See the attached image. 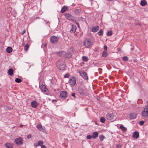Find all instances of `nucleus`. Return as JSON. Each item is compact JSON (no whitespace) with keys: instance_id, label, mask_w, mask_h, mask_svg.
Listing matches in <instances>:
<instances>
[{"instance_id":"9d476101","label":"nucleus","mask_w":148,"mask_h":148,"mask_svg":"<svg viewBox=\"0 0 148 148\" xmlns=\"http://www.w3.org/2000/svg\"><path fill=\"white\" fill-rule=\"evenodd\" d=\"M84 45L86 47L88 48L92 45L91 42L88 40H85L84 42Z\"/></svg>"},{"instance_id":"39448f33","label":"nucleus","mask_w":148,"mask_h":148,"mask_svg":"<svg viewBox=\"0 0 148 148\" xmlns=\"http://www.w3.org/2000/svg\"><path fill=\"white\" fill-rule=\"evenodd\" d=\"M40 87L41 90L42 92L46 95H48L49 94V90L43 84H42Z\"/></svg>"},{"instance_id":"09e8293b","label":"nucleus","mask_w":148,"mask_h":148,"mask_svg":"<svg viewBox=\"0 0 148 148\" xmlns=\"http://www.w3.org/2000/svg\"><path fill=\"white\" fill-rule=\"evenodd\" d=\"M37 144H34V146H35V145H37Z\"/></svg>"},{"instance_id":"423d86ee","label":"nucleus","mask_w":148,"mask_h":148,"mask_svg":"<svg viewBox=\"0 0 148 148\" xmlns=\"http://www.w3.org/2000/svg\"><path fill=\"white\" fill-rule=\"evenodd\" d=\"M14 143L18 145H22L23 144V139L21 137L17 138L15 139Z\"/></svg>"},{"instance_id":"37998d69","label":"nucleus","mask_w":148,"mask_h":148,"mask_svg":"<svg viewBox=\"0 0 148 148\" xmlns=\"http://www.w3.org/2000/svg\"><path fill=\"white\" fill-rule=\"evenodd\" d=\"M41 148H46V147L45 146L42 145L41 146Z\"/></svg>"},{"instance_id":"f03ea898","label":"nucleus","mask_w":148,"mask_h":148,"mask_svg":"<svg viewBox=\"0 0 148 148\" xmlns=\"http://www.w3.org/2000/svg\"><path fill=\"white\" fill-rule=\"evenodd\" d=\"M76 79L73 76L71 77L69 79V83L71 86H73L76 84Z\"/></svg>"},{"instance_id":"393cba45","label":"nucleus","mask_w":148,"mask_h":148,"mask_svg":"<svg viewBox=\"0 0 148 148\" xmlns=\"http://www.w3.org/2000/svg\"><path fill=\"white\" fill-rule=\"evenodd\" d=\"M108 55V53L106 51H104L102 54V56L104 58L106 57Z\"/></svg>"},{"instance_id":"7c9ffc66","label":"nucleus","mask_w":148,"mask_h":148,"mask_svg":"<svg viewBox=\"0 0 148 148\" xmlns=\"http://www.w3.org/2000/svg\"><path fill=\"white\" fill-rule=\"evenodd\" d=\"M104 138V136L103 135H100L99 136V138L101 141H102Z\"/></svg>"},{"instance_id":"412c9836","label":"nucleus","mask_w":148,"mask_h":148,"mask_svg":"<svg viewBox=\"0 0 148 148\" xmlns=\"http://www.w3.org/2000/svg\"><path fill=\"white\" fill-rule=\"evenodd\" d=\"M72 28L70 30V32L71 33H74L75 32L76 30V27L75 26L73 25H72Z\"/></svg>"},{"instance_id":"2eb2a0df","label":"nucleus","mask_w":148,"mask_h":148,"mask_svg":"<svg viewBox=\"0 0 148 148\" xmlns=\"http://www.w3.org/2000/svg\"><path fill=\"white\" fill-rule=\"evenodd\" d=\"M98 133L97 132H94L92 134V137L94 139L96 138L98 136Z\"/></svg>"},{"instance_id":"8fccbe9b","label":"nucleus","mask_w":148,"mask_h":148,"mask_svg":"<svg viewBox=\"0 0 148 148\" xmlns=\"http://www.w3.org/2000/svg\"><path fill=\"white\" fill-rule=\"evenodd\" d=\"M77 25H78V27H79V24H77Z\"/></svg>"},{"instance_id":"a18cd8bd","label":"nucleus","mask_w":148,"mask_h":148,"mask_svg":"<svg viewBox=\"0 0 148 148\" xmlns=\"http://www.w3.org/2000/svg\"><path fill=\"white\" fill-rule=\"evenodd\" d=\"M72 96H73L75 98V94L74 93H73L72 95H71Z\"/></svg>"},{"instance_id":"b1692460","label":"nucleus","mask_w":148,"mask_h":148,"mask_svg":"<svg viewBox=\"0 0 148 148\" xmlns=\"http://www.w3.org/2000/svg\"><path fill=\"white\" fill-rule=\"evenodd\" d=\"M36 127L40 131H42V126L40 124L36 126Z\"/></svg>"},{"instance_id":"dca6fc26","label":"nucleus","mask_w":148,"mask_h":148,"mask_svg":"<svg viewBox=\"0 0 148 148\" xmlns=\"http://www.w3.org/2000/svg\"><path fill=\"white\" fill-rule=\"evenodd\" d=\"M68 9V8L66 6H63L61 10V12L62 13H63L66 11Z\"/></svg>"},{"instance_id":"4be33fe9","label":"nucleus","mask_w":148,"mask_h":148,"mask_svg":"<svg viewBox=\"0 0 148 148\" xmlns=\"http://www.w3.org/2000/svg\"><path fill=\"white\" fill-rule=\"evenodd\" d=\"M13 73V70L12 69H10L8 71V74L10 75H12Z\"/></svg>"},{"instance_id":"e433bc0d","label":"nucleus","mask_w":148,"mask_h":148,"mask_svg":"<svg viewBox=\"0 0 148 148\" xmlns=\"http://www.w3.org/2000/svg\"><path fill=\"white\" fill-rule=\"evenodd\" d=\"M123 60L124 61H125L127 60L128 58L126 56H124L123 58Z\"/></svg>"},{"instance_id":"f257e3e1","label":"nucleus","mask_w":148,"mask_h":148,"mask_svg":"<svg viewBox=\"0 0 148 148\" xmlns=\"http://www.w3.org/2000/svg\"><path fill=\"white\" fill-rule=\"evenodd\" d=\"M56 66L59 70H63L65 68V64L64 62L62 60H58L56 63Z\"/></svg>"},{"instance_id":"6e6552de","label":"nucleus","mask_w":148,"mask_h":148,"mask_svg":"<svg viewBox=\"0 0 148 148\" xmlns=\"http://www.w3.org/2000/svg\"><path fill=\"white\" fill-rule=\"evenodd\" d=\"M60 97L61 98L65 99L68 96V94L66 92L62 91L60 93Z\"/></svg>"},{"instance_id":"473e14b6","label":"nucleus","mask_w":148,"mask_h":148,"mask_svg":"<svg viewBox=\"0 0 148 148\" xmlns=\"http://www.w3.org/2000/svg\"><path fill=\"white\" fill-rule=\"evenodd\" d=\"M79 90L80 94L83 95L84 94L85 92L84 90H82L81 89H79Z\"/></svg>"},{"instance_id":"ea45409f","label":"nucleus","mask_w":148,"mask_h":148,"mask_svg":"<svg viewBox=\"0 0 148 148\" xmlns=\"http://www.w3.org/2000/svg\"><path fill=\"white\" fill-rule=\"evenodd\" d=\"M69 76V73H66L64 75V78H68Z\"/></svg>"},{"instance_id":"f3484780","label":"nucleus","mask_w":148,"mask_h":148,"mask_svg":"<svg viewBox=\"0 0 148 148\" xmlns=\"http://www.w3.org/2000/svg\"><path fill=\"white\" fill-rule=\"evenodd\" d=\"M136 116L137 114L134 113H132L130 115V118L131 119H136Z\"/></svg>"},{"instance_id":"a878e982","label":"nucleus","mask_w":148,"mask_h":148,"mask_svg":"<svg viewBox=\"0 0 148 148\" xmlns=\"http://www.w3.org/2000/svg\"><path fill=\"white\" fill-rule=\"evenodd\" d=\"M65 17L66 18H72V16L71 15L68 13L65 14Z\"/></svg>"},{"instance_id":"c85d7f7f","label":"nucleus","mask_w":148,"mask_h":148,"mask_svg":"<svg viewBox=\"0 0 148 148\" xmlns=\"http://www.w3.org/2000/svg\"><path fill=\"white\" fill-rule=\"evenodd\" d=\"M82 59L83 61L85 62H87L88 60V57L85 56H83L82 57Z\"/></svg>"},{"instance_id":"aec40b11","label":"nucleus","mask_w":148,"mask_h":148,"mask_svg":"<svg viewBox=\"0 0 148 148\" xmlns=\"http://www.w3.org/2000/svg\"><path fill=\"white\" fill-rule=\"evenodd\" d=\"M57 54L58 56L60 57H62L64 56V55H65V53L64 51H61L58 52Z\"/></svg>"},{"instance_id":"c9c22d12","label":"nucleus","mask_w":148,"mask_h":148,"mask_svg":"<svg viewBox=\"0 0 148 148\" xmlns=\"http://www.w3.org/2000/svg\"><path fill=\"white\" fill-rule=\"evenodd\" d=\"M107 35L108 36H111L112 34V32L111 31L108 32L107 33Z\"/></svg>"},{"instance_id":"1a4fd4ad","label":"nucleus","mask_w":148,"mask_h":148,"mask_svg":"<svg viewBox=\"0 0 148 148\" xmlns=\"http://www.w3.org/2000/svg\"><path fill=\"white\" fill-rule=\"evenodd\" d=\"M73 51V49L72 48L69 49L68 52L65 53V57L67 58H70L71 56V53Z\"/></svg>"},{"instance_id":"6ab92c4d","label":"nucleus","mask_w":148,"mask_h":148,"mask_svg":"<svg viewBox=\"0 0 148 148\" xmlns=\"http://www.w3.org/2000/svg\"><path fill=\"white\" fill-rule=\"evenodd\" d=\"M147 4V2L145 0H142L141 1L140 5L142 6H145Z\"/></svg>"},{"instance_id":"f704fd0d","label":"nucleus","mask_w":148,"mask_h":148,"mask_svg":"<svg viewBox=\"0 0 148 148\" xmlns=\"http://www.w3.org/2000/svg\"><path fill=\"white\" fill-rule=\"evenodd\" d=\"M100 121L102 123H104L105 122V119L103 117H101L100 119Z\"/></svg>"},{"instance_id":"a19ab883","label":"nucleus","mask_w":148,"mask_h":148,"mask_svg":"<svg viewBox=\"0 0 148 148\" xmlns=\"http://www.w3.org/2000/svg\"><path fill=\"white\" fill-rule=\"evenodd\" d=\"M104 48L105 50V51H106L107 50V46L106 45H104Z\"/></svg>"},{"instance_id":"72a5a7b5","label":"nucleus","mask_w":148,"mask_h":148,"mask_svg":"<svg viewBox=\"0 0 148 148\" xmlns=\"http://www.w3.org/2000/svg\"><path fill=\"white\" fill-rule=\"evenodd\" d=\"M29 48V46L27 44L24 47V49L25 51H27Z\"/></svg>"},{"instance_id":"cd10ccee","label":"nucleus","mask_w":148,"mask_h":148,"mask_svg":"<svg viewBox=\"0 0 148 148\" xmlns=\"http://www.w3.org/2000/svg\"><path fill=\"white\" fill-rule=\"evenodd\" d=\"M120 128L124 132H125L127 130L126 128L124 127L122 125L120 126Z\"/></svg>"},{"instance_id":"de8ad7c7","label":"nucleus","mask_w":148,"mask_h":148,"mask_svg":"<svg viewBox=\"0 0 148 148\" xmlns=\"http://www.w3.org/2000/svg\"><path fill=\"white\" fill-rule=\"evenodd\" d=\"M23 126V125H20V126L21 127Z\"/></svg>"},{"instance_id":"a211bd4d","label":"nucleus","mask_w":148,"mask_h":148,"mask_svg":"<svg viewBox=\"0 0 148 148\" xmlns=\"http://www.w3.org/2000/svg\"><path fill=\"white\" fill-rule=\"evenodd\" d=\"M5 145L7 148H12L13 147V144L10 143H7L5 144Z\"/></svg>"},{"instance_id":"9b49d317","label":"nucleus","mask_w":148,"mask_h":148,"mask_svg":"<svg viewBox=\"0 0 148 148\" xmlns=\"http://www.w3.org/2000/svg\"><path fill=\"white\" fill-rule=\"evenodd\" d=\"M79 72L81 76L84 79H87L88 78L87 74L85 72L79 71Z\"/></svg>"},{"instance_id":"58836bf2","label":"nucleus","mask_w":148,"mask_h":148,"mask_svg":"<svg viewBox=\"0 0 148 148\" xmlns=\"http://www.w3.org/2000/svg\"><path fill=\"white\" fill-rule=\"evenodd\" d=\"M92 136L90 135L87 136H86V138L87 139H90L92 138Z\"/></svg>"},{"instance_id":"79ce46f5","label":"nucleus","mask_w":148,"mask_h":148,"mask_svg":"<svg viewBox=\"0 0 148 148\" xmlns=\"http://www.w3.org/2000/svg\"><path fill=\"white\" fill-rule=\"evenodd\" d=\"M31 137V134H29L27 135V138L28 139L30 138Z\"/></svg>"},{"instance_id":"4468645a","label":"nucleus","mask_w":148,"mask_h":148,"mask_svg":"<svg viewBox=\"0 0 148 148\" xmlns=\"http://www.w3.org/2000/svg\"><path fill=\"white\" fill-rule=\"evenodd\" d=\"M99 29L98 26L93 27L91 29V31L93 32H96Z\"/></svg>"},{"instance_id":"3c124183","label":"nucleus","mask_w":148,"mask_h":148,"mask_svg":"<svg viewBox=\"0 0 148 148\" xmlns=\"http://www.w3.org/2000/svg\"><path fill=\"white\" fill-rule=\"evenodd\" d=\"M24 43H22V45H23V46L24 45Z\"/></svg>"},{"instance_id":"c756f323","label":"nucleus","mask_w":148,"mask_h":148,"mask_svg":"<svg viewBox=\"0 0 148 148\" xmlns=\"http://www.w3.org/2000/svg\"><path fill=\"white\" fill-rule=\"evenodd\" d=\"M103 31L101 29H100L98 32V34L99 36H101L103 35Z\"/></svg>"},{"instance_id":"f8f14e48","label":"nucleus","mask_w":148,"mask_h":148,"mask_svg":"<svg viewBox=\"0 0 148 148\" xmlns=\"http://www.w3.org/2000/svg\"><path fill=\"white\" fill-rule=\"evenodd\" d=\"M31 105L32 107L34 108H36L38 105V102L36 101H33L31 102Z\"/></svg>"},{"instance_id":"7ed1b4c3","label":"nucleus","mask_w":148,"mask_h":148,"mask_svg":"<svg viewBox=\"0 0 148 148\" xmlns=\"http://www.w3.org/2000/svg\"><path fill=\"white\" fill-rule=\"evenodd\" d=\"M106 118L108 120H113L116 119V116L113 113H108L106 115Z\"/></svg>"},{"instance_id":"20e7f679","label":"nucleus","mask_w":148,"mask_h":148,"mask_svg":"<svg viewBox=\"0 0 148 148\" xmlns=\"http://www.w3.org/2000/svg\"><path fill=\"white\" fill-rule=\"evenodd\" d=\"M141 115L144 117H146L148 116V105L145 107L142 112Z\"/></svg>"},{"instance_id":"49530a36","label":"nucleus","mask_w":148,"mask_h":148,"mask_svg":"<svg viewBox=\"0 0 148 148\" xmlns=\"http://www.w3.org/2000/svg\"><path fill=\"white\" fill-rule=\"evenodd\" d=\"M75 12L76 13L78 12H79V10H75Z\"/></svg>"},{"instance_id":"4c0bfd02","label":"nucleus","mask_w":148,"mask_h":148,"mask_svg":"<svg viewBox=\"0 0 148 148\" xmlns=\"http://www.w3.org/2000/svg\"><path fill=\"white\" fill-rule=\"evenodd\" d=\"M144 123V121H141L139 122V124L140 125H143Z\"/></svg>"},{"instance_id":"bb28decb","label":"nucleus","mask_w":148,"mask_h":148,"mask_svg":"<svg viewBox=\"0 0 148 148\" xmlns=\"http://www.w3.org/2000/svg\"><path fill=\"white\" fill-rule=\"evenodd\" d=\"M43 144V142L42 141L40 140L38 142V144L37 145H35L36 147H37L38 146L40 145L41 146Z\"/></svg>"},{"instance_id":"2f4dec72","label":"nucleus","mask_w":148,"mask_h":148,"mask_svg":"<svg viewBox=\"0 0 148 148\" xmlns=\"http://www.w3.org/2000/svg\"><path fill=\"white\" fill-rule=\"evenodd\" d=\"M15 82L17 83H20L21 82L22 80H21L19 78H16L15 79Z\"/></svg>"},{"instance_id":"0eeeda50","label":"nucleus","mask_w":148,"mask_h":148,"mask_svg":"<svg viewBox=\"0 0 148 148\" xmlns=\"http://www.w3.org/2000/svg\"><path fill=\"white\" fill-rule=\"evenodd\" d=\"M58 40V37L55 36H52L50 38V40L52 43H56Z\"/></svg>"},{"instance_id":"c03bdc74","label":"nucleus","mask_w":148,"mask_h":148,"mask_svg":"<svg viewBox=\"0 0 148 148\" xmlns=\"http://www.w3.org/2000/svg\"><path fill=\"white\" fill-rule=\"evenodd\" d=\"M26 32V31L25 30H24L22 32V34H24V33H25Z\"/></svg>"},{"instance_id":"ddd939ff","label":"nucleus","mask_w":148,"mask_h":148,"mask_svg":"<svg viewBox=\"0 0 148 148\" xmlns=\"http://www.w3.org/2000/svg\"><path fill=\"white\" fill-rule=\"evenodd\" d=\"M139 137V134L138 132H134L132 135V137L134 138L137 139Z\"/></svg>"},{"instance_id":"5701e85b","label":"nucleus","mask_w":148,"mask_h":148,"mask_svg":"<svg viewBox=\"0 0 148 148\" xmlns=\"http://www.w3.org/2000/svg\"><path fill=\"white\" fill-rule=\"evenodd\" d=\"M12 50V48L10 47H8L6 49V51L8 53H11Z\"/></svg>"}]
</instances>
